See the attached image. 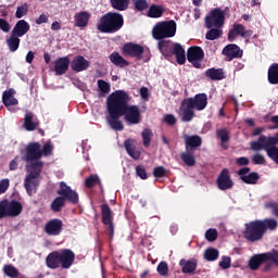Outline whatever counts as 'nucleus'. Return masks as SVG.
<instances>
[{
	"instance_id": "nucleus-34",
	"label": "nucleus",
	"mask_w": 278,
	"mask_h": 278,
	"mask_svg": "<svg viewBox=\"0 0 278 278\" xmlns=\"http://www.w3.org/2000/svg\"><path fill=\"white\" fill-rule=\"evenodd\" d=\"M180 266L182 268V273L189 274V273H194L197 270V260H181L180 261Z\"/></svg>"
},
{
	"instance_id": "nucleus-52",
	"label": "nucleus",
	"mask_w": 278,
	"mask_h": 278,
	"mask_svg": "<svg viewBox=\"0 0 278 278\" xmlns=\"http://www.w3.org/2000/svg\"><path fill=\"white\" fill-rule=\"evenodd\" d=\"M205 238L208 242H215V240H217V238H218V230H216L214 228H210L205 232Z\"/></svg>"
},
{
	"instance_id": "nucleus-8",
	"label": "nucleus",
	"mask_w": 278,
	"mask_h": 278,
	"mask_svg": "<svg viewBox=\"0 0 278 278\" xmlns=\"http://www.w3.org/2000/svg\"><path fill=\"white\" fill-rule=\"evenodd\" d=\"M252 151H266L268 157L278 164V148L271 147L268 137L262 135L257 141L251 143Z\"/></svg>"
},
{
	"instance_id": "nucleus-33",
	"label": "nucleus",
	"mask_w": 278,
	"mask_h": 278,
	"mask_svg": "<svg viewBox=\"0 0 278 278\" xmlns=\"http://www.w3.org/2000/svg\"><path fill=\"white\" fill-rule=\"evenodd\" d=\"M131 0H110V4L113 10H117V12H125V10L129 9V4Z\"/></svg>"
},
{
	"instance_id": "nucleus-59",
	"label": "nucleus",
	"mask_w": 278,
	"mask_h": 278,
	"mask_svg": "<svg viewBox=\"0 0 278 278\" xmlns=\"http://www.w3.org/2000/svg\"><path fill=\"white\" fill-rule=\"evenodd\" d=\"M267 258L268 261L274 262L278 266V252L277 251H271L267 253Z\"/></svg>"
},
{
	"instance_id": "nucleus-53",
	"label": "nucleus",
	"mask_w": 278,
	"mask_h": 278,
	"mask_svg": "<svg viewBox=\"0 0 278 278\" xmlns=\"http://www.w3.org/2000/svg\"><path fill=\"white\" fill-rule=\"evenodd\" d=\"M136 175L140 177V179H149V175L147 174V169L142 165H138L136 167Z\"/></svg>"
},
{
	"instance_id": "nucleus-51",
	"label": "nucleus",
	"mask_w": 278,
	"mask_h": 278,
	"mask_svg": "<svg viewBox=\"0 0 278 278\" xmlns=\"http://www.w3.org/2000/svg\"><path fill=\"white\" fill-rule=\"evenodd\" d=\"M156 270L161 277H168V264L164 261H162L157 267Z\"/></svg>"
},
{
	"instance_id": "nucleus-24",
	"label": "nucleus",
	"mask_w": 278,
	"mask_h": 278,
	"mask_svg": "<svg viewBox=\"0 0 278 278\" xmlns=\"http://www.w3.org/2000/svg\"><path fill=\"white\" fill-rule=\"evenodd\" d=\"M238 36L244 38V36H249V31L242 24H233L232 29L228 33V40L233 42Z\"/></svg>"
},
{
	"instance_id": "nucleus-13",
	"label": "nucleus",
	"mask_w": 278,
	"mask_h": 278,
	"mask_svg": "<svg viewBox=\"0 0 278 278\" xmlns=\"http://www.w3.org/2000/svg\"><path fill=\"white\" fill-rule=\"evenodd\" d=\"M43 231L47 233V236H61L64 231V222H62L60 218L50 219L46 223Z\"/></svg>"
},
{
	"instance_id": "nucleus-4",
	"label": "nucleus",
	"mask_w": 278,
	"mask_h": 278,
	"mask_svg": "<svg viewBox=\"0 0 278 278\" xmlns=\"http://www.w3.org/2000/svg\"><path fill=\"white\" fill-rule=\"evenodd\" d=\"M207 108V94L199 93L193 98L186 99L180 105L181 121L190 123L194 118V110L198 112Z\"/></svg>"
},
{
	"instance_id": "nucleus-22",
	"label": "nucleus",
	"mask_w": 278,
	"mask_h": 278,
	"mask_svg": "<svg viewBox=\"0 0 278 278\" xmlns=\"http://www.w3.org/2000/svg\"><path fill=\"white\" fill-rule=\"evenodd\" d=\"M71 66V59L68 56L59 58L54 62V73L55 75H65L66 71Z\"/></svg>"
},
{
	"instance_id": "nucleus-61",
	"label": "nucleus",
	"mask_w": 278,
	"mask_h": 278,
	"mask_svg": "<svg viewBox=\"0 0 278 278\" xmlns=\"http://www.w3.org/2000/svg\"><path fill=\"white\" fill-rule=\"evenodd\" d=\"M18 156H15L9 164V169L10 170H16V168H18Z\"/></svg>"
},
{
	"instance_id": "nucleus-26",
	"label": "nucleus",
	"mask_w": 278,
	"mask_h": 278,
	"mask_svg": "<svg viewBox=\"0 0 278 278\" xmlns=\"http://www.w3.org/2000/svg\"><path fill=\"white\" fill-rule=\"evenodd\" d=\"M75 27H88V23H90V13L88 11H83L76 13L75 16Z\"/></svg>"
},
{
	"instance_id": "nucleus-37",
	"label": "nucleus",
	"mask_w": 278,
	"mask_h": 278,
	"mask_svg": "<svg viewBox=\"0 0 278 278\" xmlns=\"http://www.w3.org/2000/svg\"><path fill=\"white\" fill-rule=\"evenodd\" d=\"M54 149L55 146L53 144V141L49 139L47 142L43 143L42 148H40L41 157H51V155H53Z\"/></svg>"
},
{
	"instance_id": "nucleus-40",
	"label": "nucleus",
	"mask_w": 278,
	"mask_h": 278,
	"mask_svg": "<svg viewBox=\"0 0 278 278\" xmlns=\"http://www.w3.org/2000/svg\"><path fill=\"white\" fill-rule=\"evenodd\" d=\"M175 55L178 64H186V50L179 43H175Z\"/></svg>"
},
{
	"instance_id": "nucleus-1",
	"label": "nucleus",
	"mask_w": 278,
	"mask_h": 278,
	"mask_svg": "<svg viewBox=\"0 0 278 278\" xmlns=\"http://www.w3.org/2000/svg\"><path fill=\"white\" fill-rule=\"evenodd\" d=\"M129 101H131V96L125 90H116L108 97L106 110L109 117L106 121L113 131L125 129V125L121 121L122 116L128 125H140L142 121L140 108L136 104H129Z\"/></svg>"
},
{
	"instance_id": "nucleus-48",
	"label": "nucleus",
	"mask_w": 278,
	"mask_h": 278,
	"mask_svg": "<svg viewBox=\"0 0 278 278\" xmlns=\"http://www.w3.org/2000/svg\"><path fill=\"white\" fill-rule=\"evenodd\" d=\"M3 218H10L8 199L0 201V220H3Z\"/></svg>"
},
{
	"instance_id": "nucleus-49",
	"label": "nucleus",
	"mask_w": 278,
	"mask_h": 278,
	"mask_svg": "<svg viewBox=\"0 0 278 278\" xmlns=\"http://www.w3.org/2000/svg\"><path fill=\"white\" fill-rule=\"evenodd\" d=\"M132 4L137 12H144V10H148L149 8V2L147 0H132Z\"/></svg>"
},
{
	"instance_id": "nucleus-42",
	"label": "nucleus",
	"mask_w": 278,
	"mask_h": 278,
	"mask_svg": "<svg viewBox=\"0 0 278 278\" xmlns=\"http://www.w3.org/2000/svg\"><path fill=\"white\" fill-rule=\"evenodd\" d=\"M86 188H94V186H101V178H99V175L91 174L89 177L85 180Z\"/></svg>"
},
{
	"instance_id": "nucleus-31",
	"label": "nucleus",
	"mask_w": 278,
	"mask_h": 278,
	"mask_svg": "<svg viewBox=\"0 0 278 278\" xmlns=\"http://www.w3.org/2000/svg\"><path fill=\"white\" fill-rule=\"evenodd\" d=\"M216 137L220 140V147L222 149H229V132L227 129L225 128H220L216 131Z\"/></svg>"
},
{
	"instance_id": "nucleus-23",
	"label": "nucleus",
	"mask_w": 278,
	"mask_h": 278,
	"mask_svg": "<svg viewBox=\"0 0 278 278\" xmlns=\"http://www.w3.org/2000/svg\"><path fill=\"white\" fill-rule=\"evenodd\" d=\"M30 29L29 23L25 20H20L16 22L15 26L13 27L11 34L23 38Z\"/></svg>"
},
{
	"instance_id": "nucleus-62",
	"label": "nucleus",
	"mask_w": 278,
	"mask_h": 278,
	"mask_svg": "<svg viewBox=\"0 0 278 278\" xmlns=\"http://www.w3.org/2000/svg\"><path fill=\"white\" fill-rule=\"evenodd\" d=\"M236 164H238V166H249V159L248 157H239L236 161Z\"/></svg>"
},
{
	"instance_id": "nucleus-14",
	"label": "nucleus",
	"mask_w": 278,
	"mask_h": 278,
	"mask_svg": "<svg viewBox=\"0 0 278 278\" xmlns=\"http://www.w3.org/2000/svg\"><path fill=\"white\" fill-rule=\"evenodd\" d=\"M123 54L128 58H136V60H142L144 54V47L134 42H127L122 48Z\"/></svg>"
},
{
	"instance_id": "nucleus-28",
	"label": "nucleus",
	"mask_w": 278,
	"mask_h": 278,
	"mask_svg": "<svg viewBox=\"0 0 278 278\" xmlns=\"http://www.w3.org/2000/svg\"><path fill=\"white\" fill-rule=\"evenodd\" d=\"M109 60L112 62V64H114V66H118V68H125V66H129L127 60H125L118 52L111 53Z\"/></svg>"
},
{
	"instance_id": "nucleus-60",
	"label": "nucleus",
	"mask_w": 278,
	"mask_h": 278,
	"mask_svg": "<svg viewBox=\"0 0 278 278\" xmlns=\"http://www.w3.org/2000/svg\"><path fill=\"white\" fill-rule=\"evenodd\" d=\"M35 23L36 25H42L43 23H49V15L47 14L39 15V17L36 18Z\"/></svg>"
},
{
	"instance_id": "nucleus-36",
	"label": "nucleus",
	"mask_w": 278,
	"mask_h": 278,
	"mask_svg": "<svg viewBox=\"0 0 278 278\" xmlns=\"http://www.w3.org/2000/svg\"><path fill=\"white\" fill-rule=\"evenodd\" d=\"M267 79L269 84H278V63H274L268 68Z\"/></svg>"
},
{
	"instance_id": "nucleus-18",
	"label": "nucleus",
	"mask_w": 278,
	"mask_h": 278,
	"mask_svg": "<svg viewBox=\"0 0 278 278\" xmlns=\"http://www.w3.org/2000/svg\"><path fill=\"white\" fill-rule=\"evenodd\" d=\"M24 129L26 131H36L40 127V122L38 117L33 112H27L24 116Z\"/></svg>"
},
{
	"instance_id": "nucleus-3",
	"label": "nucleus",
	"mask_w": 278,
	"mask_h": 278,
	"mask_svg": "<svg viewBox=\"0 0 278 278\" xmlns=\"http://www.w3.org/2000/svg\"><path fill=\"white\" fill-rule=\"evenodd\" d=\"M274 231L277 229V220L266 218V219H257L245 224V229L243 231V238L248 240V242H260L266 231Z\"/></svg>"
},
{
	"instance_id": "nucleus-9",
	"label": "nucleus",
	"mask_w": 278,
	"mask_h": 278,
	"mask_svg": "<svg viewBox=\"0 0 278 278\" xmlns=\"http://www.w3.org/2000/svg\"><path fill=\"white\" fill-rule=\"evenodd\" d=\"M56 194H59L65 203L66 201L67 203H72V205H77V203H79V193L73 190L71 186L66 185L64 181L60 182V188L56 191Z\"/></svg>"
},
{
	"instance_id": "nucleus-35",
	"label": "nucleus",
	"mask_w": 278,
	"mask_h": 278,
	"mask_svg": "<svg viewBox=\"0 0 278 278\" xmlns=\"http://www.w3.org/2000/svg\"><path fill=\"white\" fill-rule=\"evenodd\" d=\"M163 14H164V7L162 5L152 4L149 8V11H148L149 18H162Z\"/></svg>"
},
{
	"instance_id": "nucleus-38",
	"label": "nucleus",
	"mask_w": 278,
	"mask_h": 278,
	"mask_svg": "<svg viewBox=\"0 0 278 278\" xmlns=\"http://www.w3.org/2000/svg\"><path fill=\"white\" fill-rule=\"evenodd\" d=\"M124 147L128 153V155H130V157H132V160H140V151L136 150V148L134 147V144H131V140H126L124 142Z\"/></svg>"
},
{
	"instance_id": "nucleus-6",
	"label": "nucleus",
	"mask_w": 278,
	"mask_h": 278,
	"mask_svg": "<svg viewBox=\"0 0 278 278\" xmlns=\"http://www.w3.org/2000/svg\"><path fill=\"white\" fill-rule=\"evenodd\" d=\"M125 25V17L118 12H108L100 17L97 29L101 34H116Z\"/></svg>"
},
{
	"instance_id": "nucleus-47",
	"label": "nucleus",
	"mask_w": 278,
	"mask_h": 278,
	"mask_svg": "<svg viewBox=\"0 0 278 278\" xmlns=\"http://www.w3.org/2000/svg\"><path fill=\"white\" fill-rule=\"evenodd\" d=\"M223 36V30L218 27L211 29L206 33V40H217V38H220Z\"/></svg>"
},
{
	"instance_id": "nucleus-58",
	"label": "nucleus",
	"mask_w": 278,
	"mask_h": 278,
	"mask_svg": "<svg viewBox=\"0 0 278 278\" xmlns=\"http://www.w3.org/2000/svg\"><path fill=\"white\" fill-rule=\"evenodd\" d=\"M253 164H266V159H264V155L262 154H255L252 157Z\"/></svg>"
},
{
	"instance_id": "nucleus-20",
	"label": "nucleus",
	"mask_w": 278,
	"mask_h": 278,
	"mask_svg": "<svg viewBox=\"0 0 278 278\" xmlns=\"http://www.w3.org/2000/svg\"><path fill=\"white\" fill-rule=\"evenodd\" d=\"M7 206L9 210V218H16L23 214V204L18 200H8Z\"/></svg>"
},
{
	"instance_id": "nucleus-21",
	"label": "nucleus",
	"mask_w": 278,
	"mask_h": 278,
	"mask_svg": "<svg viewBox=\"0 0 278 278\" xmlns=\"http://www.w3.org/2000/svg\"><path fill=\"white\" fill-rule=\"evenodd\" d=\"M238 175H240L241 181L244 184H257L260 179V175H257V173H251V168L249 167L241 168Z\"/></svg>"
},
{
	"instance_id": "nucleus-56",
	"label": "nucleus",
	"mask_w": 278,
	"mask_h": 278,
	"mask_svg": "<svg viewBox=\"0 0 278 278\" xmlns=\"http://www.w3.org/2000/svg\"><path fill=\"white\" fill-rule=\"evenodd\" d=\"M10 188V179L5 178L0 181V194H5Z\"/></svg>"
},
{
	"instance_id": "nucleus-54",
	"label": "nucleus",
	"mask_w": 278,
	"mask_h": 278,
	"mask_svg": "<svg viewBox=\"0 0 278 278\" xmlns=\"http://www.w3.org/2000/svg\"><path fill=\"white\" fill-rule=\"evenodd\" d=\"M153 176L157 179L166 177V168L164 166H157L153 169Z\"/></svg>"
},
{
	"instance_id": "nucleus-44",
	"label": "nucleus",
	"mask_w": 278,
	"mask_h": 278,
	"mask_svg": "<svg viewBox=\"0 0 278 278\" xmlns=\"http://www.w3.org/2000/svg\"><path fill=\"white\" fill-rule=\"evenodd\" d=\"M181 160L186 166H194V164H197V159L192 152H184L181 154Z\"/></svg>"
},
{
	"instance_id": "nucleus-17",
	"label": "nucleus",
	"mask_w": 278,
	"mask_h": 278,
	"mask_svg": "<svg viewBox=\"0 0 278 278\" xmlns=\"http://www.w3.org/2000/svg\"><path fill=\"white\" fill-rule=\"evenodd\" d=\"M217 186L219 190H230V188H233V180H231L229 169L224 168L222 170L220 175L217 178Z\"/></svg>"
},
{
	"instance_id": "nucleus-15",
	"label": "nucleus",
	"mask_w": 278,
	"mask_h": 278,
	"mask_svg": "<svg viewBox=\"0 0 278 278\" xmlns=\"http://www.w3.org/2000/svg\"><path fill=\"white\" fill-rule=\"evenodd\" d=\"M203 49L200 47H191L187 52V60L195 68H201V62H203Z\"/></svg>"
},
{
	"instance_id": "nucleus-5",
	"label": "nucleus",
	"mask_w": 278,
	"mask_h": 278,
	"mask_svg": "<svg viewBox=\"0 0 278 278\" xmlns=\"http://www.w3.org/2000/svg\"><path fill=\"white\" fill-rule=\"evenodd\" d=\"M75 264V252L71 249H63L61 252L54 251L46 257V265L48 268L55 270V268L68 269Z\"/></svg>"
},
{
	"instance_id": "nucleus-27",
	"label": "nucleus",
	"mask_w": 278,
	"mask_h": 278,
	"mask_svg": "<svg viewBox=\"0 0 278 278\" xmlns=\"http://www.w3.org/2000/svg\"><path fill=\"white\" fill-rule=\"evenodd\" d=\"M265 262H268V253L257 254L250 260L249 266L251 270H257Z\"/></svg>"
},
{
	"instance_id": "nucleus-41",
	"label": "nucleus",
	"mask_w": 278,
	"mask_h": 278,
	"mask_svg": "<svg viewBox=\"0 0 278 278\" xmlns=\"http://www.w3.org/2000/svg\"><path fill=\"white\" fill-rule=\"evenodd\" d=\"M3 273L7 277L10 278H18L21 277V271L14 267V265L9 264L3 266Z\"/></svg>"
},
{
	"instance_id": "nucleus-19",
	"label": "nucleus",
	"mask_w": 278,
	"mask_h": 278,
	"mask_svg": "<svg viewBox=\"0 0 278 278\" xmlns=\"http://www.w3.org/2000/svg\"><path fill=\"white\" fill-rule=\"evenodd\" d=\"M223 55L228 62H231L236 58H242V50L236 43H230L223 49Z\"/></svg>"
},
{
	"instance_id": "nucleus-29",
	"label": "nucleus",
	"mask_w": 278,
	"mask_h": 278,
	"mask_svg": "<svg viewBox=\"0 0 278 278\" xmlns=\"http://www.w3.org/2000/svg\"><path fill=\"white\" fill-rule=\"evenodd\" d=\"M7 45L11 53H16L18 47H21V37L11 33L10 37L7 39Z\"/></svg>"
},
{
	"instance_id": "nucleus-57",
	"label": "nucleus",
	"mask_w": 278,
	"mask_h": 278,
	"mask_svg": "<svg viewBox=\"0 0 278 278\" xmlns=\"http://www.w3.org/2000/svg\"><path fill=\"white\" fill-rule=\"evenodd\" d=\"M220 268L227 269L231 266V258L228 256H224L222 261L219 262Z\"/></svg>"
},
{
	"instance_id": "nucleus-46",
	"label": "nucleus",
	"mask_w": 278,
	"mask_h": 278,
	"mask_svg": "<svg viewBox=\"0 0 278 278\" xmlns=\"http://www.w3.org/2000/svg\"><path fill=\"white\" fill-rule=\"evenodd\" d=\"M204 260L207 262H214L218 260V250L210 248L204 252Z\"/></svg>"
},
{
	"instance_id": "nucleus-55",
	"label": "nucleus",
	"mask_w": 278,
	"mask_h": 278,
	"mask_svg": "<svg viewBox=\"0 0 278 278\" xmlns=\"http://www.w3.org/2000/svg\"><path fill=\"white\" fill-rule=\"evenodd\" d=\"M0 29L4 31V34H8L12 29V26L10 25V22L5 18H0Z\"/></svg>"
},
{
	"instance_id": "nucleus-11",
	"label": "nucleus",
	"mask_w": 278,
	"mask_h": 278,
	"mask_svg": "<svg viewBox=\"0 0 278 278\" xmlns=\"http://www.w3.org/2000/svg\"><path fill=\"white\" fill-rule=\"evenodd\" d=\"M225 25V11L220 9H213L205 17V26L207 29L212 27L220 28Z\"/></svg>"
},
{
	"instance_id": "nucleus-10",
	"label": "nucleus",
	"mask_w": 278,
	"mask_h": 278,
	"mask_svg": "<svg viewBox=\"0 0 278 278\" xmlns=\"http://www.w3.org/2000/svg\"><path fill=\"white\" fill-rule=\"evenodd\" d=\"M40 142H30L26 146L25 154L22 156L23 162H29L34 164L42 159V153H40Z\"/></svg>"
},
{
	"instance_id": "nucleus-30",
	"label": "nucleus",
	"mask_w": 278,
	"mask_h": 278,
	"mask_svg": "<svg viewBox=\"0 0 278 278\" xmlns=\"http://www.w3.org/2000/svg\"><path fill=\"white\" fill-rule=\"evenodd\" d=\"M205 76L212 81H220V79H225V72L223 68H210L205 72Z\"/></svg>"
},
{
	"instance_id": "nucleus-43",
	"label": "nucleus",
	"mask_w": 278,
	"mask_h": 278,
	"mask_svg": "<svg viewBox=\"0 0 278 278\" xmlns=\"http://www.w3.org/2000/svg\"><path fill=\"white\" fill-rule=\"evenodd\" d=\"M98 90H99V97H105V94H110L111 87L108 81L103 79H99Z\"/></svg>"
},
{
	"instance_id": "nucleus-39",
	"label": "nucleus",
	"mask_w": 278,
	"mask_h": 278,
	"mask_svg": "<svg viewBox=\"0 0 278 278\" xmlns=\"http://www.w3.org/2000/svg\"><path fill=\"white\" fill-rule=\"evenodd\" d=\"M65 206L66 202L64 201V198H61L60 195L56 197L50 204V207L54 213L62 212L63 207Z\"/></svg>"
},
{
	"instance_id": "nucleus-50",
	"label": "nucleus",
	"mask_w": 278,
	"mask_h": 278,
	"mask_svg": "<svg viewBox=\"0 0 278 278\" xmlns=\"http://www.w3.org/2000/svg\"><path fill=\"white\" fill-rule=\"evenodd\" d=\"M29 12V7L27 3L17 7L16 12H15V18H23V16H27Z\"/></svg>"
},
{
	"instance_id": "nucleus-64",
	"label": "nucleus",
	"mask_w": 278,
	"mask_h": 278,
	"mask_svg": "<svg viewBox=\"0 0 278 278\" xmlns=\"http://www.w3.org/2000/svg\"><path fill=\"white\" fill-rule=\"evenodd\" d=\"M270 123H273L274 126H269V129H278V115L271 116Z\"/></svg>"
},
{
	"instance_id": "nucleus-32",
	"label": "nucleus",
	"mask_w": 278,
	"mask_h": 278,
	"mask_svg": "<svg viewBox=\"0 0 278 278\" xmlns=\"http://www.w3.org/2000/svg\"><path fill=\"white\" fill-rule=\"evenodd\" d=\"M186 147L190 149H199L203 144V139L200 136H186L185 137Z\"/></svg>"
},
{
	"instance_id": "nucleus-2",
	"label": "nucleus",
	"mask_w": 278,
	"mask_h": 278,
	"mask_svg": "<svg viewBox=\"0 0 278 278\" xmlns=\"http://www.w3.org/2000/svg\"><path fill=\"white\" fill-rule=\"evenodd\" d=\"M175 36V20L157 22L152 28V37L159 40L157 47L165 60L175 62V42L164 40Z\"/></svg>"
},
{
	"instance_id": "nucleus-45",
	"label": "nucleus",
	"mask_w": 278,
	"mask_h": 278,
	"mask_svg": "<svg viewBox=\"0 0 278 278\" xmlns=\"http://www.w3.org/2000/svg\"><path fill=\"white\" fill-rule=\"evenodd\" d=\"M141 137L143 140V147H146V149H149V147H151V138L153 137V131H151V129L149 128H144L141 132Z\"/></svg>"
},
{
	"instance_id": "nucleus-25",
	"label": "nucleus",
	"mask_w": 278,
	"mask_h": 278,
	"mask_svg": "<svg viewBox=\"0 0 278 278\" xmlns=\"http://www.w3.org/2000/svg\"><path fill=\"white\" fill-rule=\"evenodd\" d=\"M16 94V90L13 88L5 90L2 93V103L7 108H12V105H16L18 103V100L14 97Z\"/></svg>"
},
{
	"instance_id": "nucleus-16",
	"label": "nucleus",
	"mask_w": 278,
	"mask_h": 278,
	"mask_svg": "<svg viewBox=\"0 0 278 278\" xmlns=\"http://www.w3.org/2000/svg\"><path fill=\"white\" fill-rule=\"evenodd\" d=\"M70 64L74 73H81L90 68V61L86 60V58L81 55H76Z\"/></svg>"
},
{
	"instance_id": "nucleus-12",
	"label": "nucleus",
	"mask_w": 278,
	"mask_h": 278,
	"mask_svg": "<svg viewBox=\"0 0 278 278\" xmlns=\"http://www.w3.org/2000/svg\"><path fill=\"white\" fill-rule=\"evenodd\" d=\"M102 224L106 226L110 240L114 238V215L108 203L101 205Z\"/></svg>"
},
{
	"instance_id": "nucleus-63",
	"label": "nucleus",
	"mask_w": 278,
	"mask_h": 278,
	"mask_svg": "<svg viewBox=\"0 0 278 278\" xmlns=\"http://www.w3.org/2000/svg\"><path fill=\"white\" fill-rule=\"evenodd\" d=\"M164 121L167 125H175V115L167 114L164 116Z\"/></svg>"
},
{
	"instance_id": "nucleus-7",
	"label": "nucleus",
	"mask_w": 278,
	"mask_h": 278,
	"mask_svg": "<svg viewBox=\"0 0 278 278\" xmlns=\"http://www.w3.org/2000/svg\"><path fill=\"white\" fill-rule=\"evenodd\" d=\"M45 167V162H35L27 165V173L24 180V188L28 194V197H33L36 194L38 187L40 186V173H42V168Z\"/></svg>"
}]
</instances>
